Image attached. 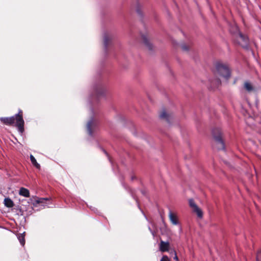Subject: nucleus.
Wrapping results in <instances>:
<instances>
[{"label":"nucleus","mask_w":261,"mask_h":261,"mask_svg":"<svg viewBox=\"0 0 261 261\" xmlns=\"http://www.w3.org/2000/svg\"><path fill=\"white\" fill-rule=\"evenodd\" d=\"M0 120L6 125H12L15 122V125L17 127L18 132L20 134L24 132V121L21 110H19L18 113L12 117H1Z\"/></svg>","instance_id":"1"},{"label":"nucleus","mask_w":261,"mask_h":261,"mask_svg":"<svg viewBox=\"0 0 261 261\" xmlns=\"http://www.w3.org/2000/svg\"><path fill=\"white\" fill-rule=\"evenodd\" d=\"M216 69L218 74L228 80L230 76V71L228 67L224 64L217 63Z\"/></svg>","instance_id":"2"},{"label":"nucleus","mask_w":261,"mask_h":261,"mask_svg":"<svg viewBox=\"0 0 261 261\" xmlns=\"http://www.w3.org/2000/svg\"><path fill=\"white\" fill-rule=\"evenodd\" d=\"M212 134L214 139L215 140L217 148L219 150H224L225 149L224 143L221 138V130L218 128L213 129Z\"/></svg>","instance_id":"3"},{"label":"nucleus","mask_w":261,"mask_h":261,"mask_svg":"<svg viewBox=\"0 0 261 261\" xmlns=\"http://www.w3.org/2000/svg\"><path fill=\"white\" fill-rule=\"evenodd\" d=\"M97 127V122L92 116L86 124V129L88 135L91 137H94Z\"/></svg>","instance_id":"4"},{"label":"nucleus","mask_w":261,"mask_h":261,"mask_svg":"<svg viewBox=\"0 0 261 261\" xmlns=\"http://www.w3.org/2000/svg\"><path fill=\"white\" fill-rule=\"evenodd\" d=\"M235 42L239 45L244 48H248L249 45L248 38L242 34L240 32H238L236 37L234 38Z\"/></svg>","instance_id":"5"},{"label":"nucleus","mask_w":261,"mask_h":261,"mask_svg":"<svg viewBox=\"0 0 261 261\" xmlns=\"http://www.w3.org/2000/svg\"><path fill=\"white\" fill-rule=\"evenodd\" d=\"M94 90L97 97L104 96L107 91V87L102 82H97L94 86Z\"/></svg>","instance_id":"6"},{"label":"nucleus","mask_w":261,"mask_h":261,"mask_svg":"<svg viewBox=\"0 0 261 261\" xmlns=\"http://www.w3.org/2000/svg\"><path fill=\"white\" fill-rule=\"evenodd\" d=\"M115 36L112 32L106 31L103 34V46L106 50L111 44L112 40L114 39Z\"/></svg>","instance_id":"7"},{"label":"nucleus","mask_w":261,"mask_h":261,"mask_svg":"<svg viewBox=\"0 0 261 261\" xmlns=\"http://www.w3.org/2000/svg\"><path fill=\"white\" fill-rule=\"evenodd\" d=\"M36 204H41V205L44 208L45 207H51V206H50V199L47 198H38L35 200V203H34V205H36Z\"/></svg>","instance_id":"8"},{"label":"nucleus","mask_w":261,"mask_h":261,"mask_svg":"<svg viewBox=\"0 0 261 261\" xmlns=\"http://www.w3.org/2000/svg\"><path fill=\"white\" fill-rule=\"evenodd\" d=\"M189 204L190 207L193 208V211L197 214V216L199 218H202V215H203L202 212L197 206V205L195 203V202L193 199H190L189 200Z\"/></svg>","instance_id":"9"},{"label":"nucleus","mask_w":261,"mask_h":261,"mask_svg":"<svg viewBox=\"0 0 261 261\" xmlns=\"http://www.w3.org/2000/svg\"><path fill=\"white\" fill-rule=\"evenodd\" d=\"M142 39L144 44L146 46V47L149 50H151L153 48V46L152 44L149 41L148 39V35L147 34H142L141 35Z\"/></svg>","instance_id":"10"},{"label":"nucleus","mask_w":261,"mask_h":261,"mask_svg":"<svg viewBox=\"0 0 261 261\" xmlns=\"http://www.w3.org/2000/svg\"><path fill=\"white\" fill-rule=\"evenodd\" d=\"M168 216L169 220L173 225H177L179 224L176 215L173 213L171 210H169Z\"/></svg>","instance_id":"11"},{"label":"nucleus","mask_w":261,"mask_h":261,"mask_svg":"<svg viewBox=\"0 0 261 261\" xmlns=\"http://www.w3.org/2000/svg\"><path fill=\"white\" fill-rule=\"evenodd\" d=\"M169 247V244L168 242H164L161 241L160 245V249L162 252H165L168 251Z\"/></svg>","instance_id":"12"},{"label":"nucleus","mask_w":261,"mask_h":261,"mask_svg":"<svg viewBox=\"0 0 261 261\" xmlns=\"http://www.w3.org/2000/svg\"><path fill=\"white\" fill-rule=\"evenodd\" d=\"M244 87L248 92L255 91L254 86L249 82H245L244 83Z\"/></svg>","instance_id":"13"},{"label":"nucleus","mask_w":261,"mask_h":261,"mask_svg":"<svg viewBox=\"0 0 261 261\" xmlns=\"http://www.w3.org/2000/svg\"><path fill=\"white\" fill-rule=\"evenodd\" d=\"M19 195L25 197H29L30 196L29 191L28 189L22 187L19 189Z\"/></svg>","instance_id":"14"},{"label":"nucleus","mask_w":261,"mask_h":261,"mask_svg":"<svg viewBox=\"0 0 261 261\" xmlns=\"http://www.w3.org/2000/svg\"><path fill=\"white\" fill-rule=\"evenodd\" d=\"M230 32L233 34V37L234 38L236 37L237 34L238 32H240L239 31V28L238 26H237L236 24L232 25L229 29Z\"/></svg>","instance_id":"15"},{"label":"nucleus","mask_w":261,"mask_h":261,"mask_svg":"<svg viewBox=\"0 0 261 261\" xmlns=\"http://www.w3.org/2000/svg\"><path fill=\"white\" fill-rule=\"evenodd\" d=\"M4 204L7 207H12L14 205L13 201L9 198H6L4 199Z\"/></svg>","instance_id":"16"},{"label":"nucleus","mask_w":261,"mask_h":261,"mask_svg":"<svg viewBox=\"0 0 261 261\" xmlns=\"http://www.w3.org/2000/svg\"><path fill=\"white\" fill-rule=\"evenodd\" d=\"M24 233L25 232H23L17 234V239L22 246H24L25 244Z\"/></svg>","instance_id":"17"},{"label":"nucleus","mask_w":261,"mask_h":261,"mask_svg":"<svg viewBox=\"0 0 261 261\" xmlns=\"http://www.w3.org/2000/svg\"><path fill=\"white\" fill-rule=\"evenodd\" d=\"M30 160L31 161L32 164L37 169H39L40 168V166L39 164H38L34 158V156L31 154L30 155Z\"/></svg>","instance_id":"18"},{"label":"nucleus","mask_w":261,"mask_h":261,"mask_svg":"<svg viewBox=\"0 0 261 261\" xmlns=\"http://www.w3.org/2000/svg\"><path fill=\"white\" fill-rule=\"evenodd\" d=\"M162 119H165L167 122H169V115L166 112L165 110L163 111L160 115Z\"/></svg>","instance_id":"19"},{"label":"nucleus","mask_w":261,"mask_h":261,"mask_svg":"<svg viewBox=\"0 0 261 261\" xmlns=\"http://www.w3.org/2000/svg\"><path fill=\"white\" fill-rule=\"evenodd\" d=\"M256 261H261V249L256 254Z\"/></svg>","instance_id":"20"},{"label":"nucleus","mask_w":261,"mask_h":261,"mask_svg":"<svg viewBox=\"0 0 261 261\" xmlns=\"http://www.w3.org/2000/svg\"><path fill=\"white\" fill-rule=\"evenodd\" d=\"M181 47L184 51H187L189 50V47L185 44H182L181 45Z\"/></svg>","instance_id":"21"},{"label":"nucleus","mask_w":261,"mask_h":261,"mask_svg":"<svg viewBox=\"0 0 261 261\" xmlns=\"http://www.w3.org/2000/svg\"><path fill=\"white\" fill-rule=\"evenodd\" d=\"M161 261H170V260H169V258L168 257V256L164 255L163 256Z\"/></svg>","instance_id":"22"},{"label":"nucleus","mask_w":261,"mask_h":261,"mask_svg":"<svg viewBox=\"0 0 261 261\" xmlns=\"http://www.w3.org/2000/svg\"><path fill=\"white\" fill-rule=\"evenodd\" d=\"M148 229H149V230L150 232H151V233L152 234V235L153 236V237H155V232L154 231H153V230L150 228V227H148Z\"/></svg>","instance_id":"23"},{"label":"nucleus","mask_w":261,"mask_h":261,"mask_svg":"<svg viewBox=\"0 0 261 261\" xmlns=\"http://www.w3.org/2000/svg\"><path fill=\"white\" fill-rule=\"evenodd\" d=\"M216 86H218L221 84V81L219 80H216Z\"/></svg>","instance_id":"24"},{"label":"nucleus","mask_w":261,"mask_h":261,"mask_svg":"<svg viewBox=\"0 0 261 261\" xmlns=\"http://www.w3.org/2000/svg\"><path fill=\"white\" fill-rule=\"evenodd\" d=\"M90 208L91 209L92 211H94V212H96L97 211V209L95 207H91Z\"/></svg>","instance_id":"25"},{"label":"nucleus","mask_w":261,"mask_h":261,"mask_svg":"<svg viewBox=\"0 0 261 261\" xmlns=\"http://www.w3.org/2000/svg\"><path fill=\"white\" fill-rule=\"evenodd\" d=\"M135 179H136V176L135 175H132L131 177V179L133 180Z\"/></svg>","instance_id":"26"},{"label":"nucleus","mask_w":261,"mask_h":261,"mask_svg":"<svg viewBox=\"0 0 261 261\" xmlns=\"http://www.w3.org/2000/svg\"><path fill=\"white\" fill-rule=\"evenodd\" d=\"M174 258L175 259H176V260H177V259H178V258H177V255H176V253H175V256H174Z\"/></svg>","instance_id":"27"},{"label":"nucleus","mask_w":261,"mask_h":261,"mask_svg":"<svg viewBox=\"0 0 261 261\" xmlns=\"http://www.w3.org/2000/svg\"><path fill=\"white\" fill-rule=\"evenodd\" d=\"M142 193L143 195H145V192L144 191H142Z\"/></svg>","instance_id":"28"},{"label":"nucleus","mask_w":261,"mask_h":261,"mask_svg":"<svg viewBox=\"0 0 261 261\" xmlns=\"http://www.w3.org/2000/svg\"><path fill=\"white\" fill-rule=\"evenodd\" d=\"M91 112H92V114L93 113V109H91Z\"/></svg>","instance_id":"29"},{"label":"nucleus","mask_w":261,"mask_h":261,"mask_svg":"<svg viewBox=\"0 0 261 261\" xmlns=\"http://www.w3.org/2000/svg\"><path fill=\"white\" fill-rule=\"evenodd\" d=\"M137 12L138 13H140V11L139 10H137Z\"/></svg>","instance_id":"30"},{"label":"nucleus","mask_w":261,"mask_h":261,"mask_svg":"<svg viewBox=\"0 0 261 261\" xmlns=\"http://www.w3.org/2000/svg\"><path fill=\"white\" fill-rule=\"evenodd\" d=\"M144 216H145V219H147V217H146V216H145V215H144Z\"/></svg>","instance_id":"31"}]
</instances>
